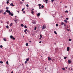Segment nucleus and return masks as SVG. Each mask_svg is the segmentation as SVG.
<instances>
[{"label": "nucleus", "mask_w": 73, "mask_h": 73, "mask_svg": "<svg viewBox=\"0 0 73 73\" xmlns=\"http://www.w3.org/2000/svg\"><path fill=\"white\" fill-rule=\"evenodd\" d=\"M29 58H27L26 59V61L25 62V64H27V61H29Z\"/></svg>", "instance_id": "obj_1"}, {"label": "nucleus", "mask_w": 73, "mask_h": 73, "mask_svg": "<svg viewBox=\"0 0 73 73\" xmlns=\"http://www.w3.org/2000/svg\"><path fill=\"white\" fill-rule=\"evenodd\" d=\"M45 28H46V26H45V25H44L43 26L42 29H45Z\"/></svg>", "instance_id": "obj_2"}, {"label": "nucleus", "mask_w": 73, "mask_h": 73, "mask_svg": "<svg viewBox=\"0 0 73 73\" xmlns=\"http://www.w3.org/2000/svg\"><path fill=\"white\" fill-rule=\"evenodd\" d=\"M32 23L33 24H36V21H32Z\"/></svg>", "instance_id": "obj_3"}, {"label": "nucleus", "mask_w": 73, "mask_h": 73, "mask_svg": "<svg viewBox=\"0 0 73 73\" xmlns=\"http://www.w3.org/2000/svg\"><path fill=\"white\" fill-rule=\"evenodd\" d=\"M9 15H10L11 16H13V14L12 13L10 12V14H9Z\"/></svg>", "instance_id": "obj_4"}, {"label": "nucleus", "mask_w": 73, "mask_h": 73, "mask_svg": "<svg viewBox=\"0 0 73 73\" xmlns=\"http://www.w3.org/2000/svg\"><path fill=\"white\" fill-rule=\"evenodd\" d=\"M6 12H7V13H9V14H10V11H9L8 10H7L6 11Z\"/></svg>", "instance_id": "obj_5"}, {"label": "nucleus", "mask_w": 73, "mask_h": 73, "mask_svg": "<svg viewBox=\"0 0 73 73\" xmlns=\"http://www.w3.org/2000/svg\"><path fill=\"white\" fill-rule=\"evenodd\" d=\"M70 48L69 47H68L67 48V51H68V52H69V51Z\"/></svg>", "instance_id": "obj_6"}, {"label": "nucleus", "mask_w": 73, "mask_h": 73, "mask_svg": "<svg viewBox=\"0 0 73 73\" xmlns=\"http://www.w3.org/2000/svg\"><path fill=\"white\" fill-rule=\"evenodd\" d=\"M10 5L11 6H12V7H14V6H15V5H13V3H11L10 4Z\"/></svg>", "instance_id": "obj_7"}, {"label": "nucleus", "mask_w": 73, "mask_h": 73, "mask_svg": "<svg viewBox=\"0 0 73 73\" xmlns=\"http://www.w3.org/2000/svg\"><path fill=\"white\" fill-rule=\"evenodd\" d=\"M48 61H50V60H51V58L49 57H48Z\"/></svg>", "instance_id": "obj_8"}, {"label": "nucleus", "mask_w": 73, "mask_h": 73, "mask_svg": "<svg viewBox=\"0 0 73 73\" xmlns=\"http://www.w3.org/2000/svg\"><path fill=\"white\" fill-rule=\"evenodd\" d=\"M68 61L69 64H70L71 63V61H70V60H68Z\"/></svg>", "instance_id": "obj_9"}, {"label": "nucleus", "mask_w": 73, "mask_h": 73, "mask_svg": "<svg viewBox=\"0 0 73 73\" xmlns=\"http://www.w3.org/2000/svg\"><path fill=\"white\" fill-rule=\"evenodd\" d=\"M64 22H65L66 23H68V21L66 20H65L64 21Z\"/></svg>", "instance_id": "obj_10"}, {"label": "nucleus", "mask_w": 73, "mask_h": 73, "mask_svg": "<svg viewBox=\"0 0 73 73\" xmlns=\"http://www.w3.org/2000/svg\"><path fill=\"white\" fill-rule=\"evenodd\" d=\"M40 13H38L37 14V16H39L40 15Z\"/></svg>", "instance_id": "obj_11"}, {"label": "nucleus", "mask_w": 73, "mask_h": 73, "mask_svg": "<svg viewBox=\"0 0 73 73\" xmlns=\"http://www.w3.org/2000/svg\"><path fill=\"white\" fill-rule=\"evenodd\" d=\"M51 60L52 62H54V59H52Z\"/></svg>", "instance_id": "obj_12"}, {"label": "nucleus", "mask_w": 73, "mask_h": 73, "mask_svg": "<svg viewBox=\"0 0 73 73\" xmlns=\"http://www.w3.org/2000/svg\"><path fill=\"white\" fill-rule=\"evenodd\" d=\"M13 36L12 35H11L10 36V37L11 38H13Z\"/></svg>", "instance_id": "obj_13"}, {"label": "nucleus", "mask_w": 73, "mask_h": 73, "mask_svg": "<svg viewBox=\"0 0 73 73\" xmlns=\"http://www.w3.org/2000/svg\"><path fill=\"white\" fill-rule=\"evenodd\" d=\"M34 11H32L31 12V13H32V14L33 15V13H34Z\"/></svg>", "instance_id": "obj_14"}, {"label": "nucleus", "mask_w": 73, "mask_h": 73, "mask_svg": "<svg viewBox=\"0 0 73 73\" xmlns=\"http://www.w3.org/2000/svg\"><path fill=\"white\" fill-rule=\"evenodd\" d=\"M3 40L5 41H7V40H6V39H5V38H4Z\"/></svg>", "instance_id": "obj_15"}, {"label": "nucleus", "mask_w": 73, "mask_h": 73, "mask_svg": "<svg viewBox=\"0 0 73 73\" xmlns=\"http://www.w3.org/2000/svg\"><path fill=\"white\" fill-rule=\"evenodd\" d=\"M13 23H11L10 24V26H12V25H13Z\"/></svg>", "instance_id": "obj_16"}, {"label": "nucleus", "mask_w": 73, "mask_h": 73, "mask_svg": "<svg viewBox=\"0 0 73 73\" xmlns=\"http://www.w3.org/2000/svg\"><path fill=\"white\" fill-rule=\"evenodd\" d=\"M0 48H3V45H1L0 46Z\"/></svg>", "instance_id": "obj_17"}, {"label": "nucleus", "mask_w": 73, "mask_h": 73, "mask_svg": "<svg viewBox=\"0 0 73 73\" xmlns=\"http://www.w3.org/2000/svg\"><path fill=\"white\" fill-rule=\"evenodd\" d=\"M54 32L55 34H56V35H57V33L56 32V31H54Z\"/></svg>", "instance_id": "obj_18"}, {"label": "nucleus", "mask_w": 73, "mask_h": 73, "mask_svg": "<svg viewBox=\"0 0 73 73\" xmlns=\"http://www.w3.org/2000/svg\"><path fill=\"white\" fill-rule=\"evenodd\" d=\"M64 12H65V13H68V11H64Z\"/></svg>", "instance_id": "obj_19"}, {"label": "nucleus", "mask_w": 73, "mask_h": 73, "mask_svg": "<svg viewBox=\"0 0 73 73\" xmlns=\"http://www.w3.org/2000/svg\"><path fill=\"white\" fill-rule=\"evenodd\" d=\"M21 27H24V25L23 24H21Z\"/></svg>", "instance_id": "obj_20"}, {"label": "nucleus", "mask_w": 73, "mask_h": 73, "mask_svg": "<svg viewBox=\"0 0 73 73\" xmlns=\"http://www.w3.org/2000/svg\"><path fill=\"white\" fill-rule=\"evenodd\" d=\"M6 9H7V10H8V9H9V7H6Z\"/></svg>", "instance_id": "obj_21"}, {"label": "nucleus", "mask_w": 73, "mask_h": 73, "mask_svg": "<svg viewBox=\"0 0 73 73\" xmlns=\"http://www.w3.org/2000/svg\"><path fill=\"white\" fill-rule=\"evenodd\" d=\"M38 5L39 7H40V6H41V4H38Z\"/></svg>", "instance_id": "obj_22"}, {"label": "nucleus", "mask_w": 73, "mask_h": 73, "mask_svg": "<svg viewBox=\"0 0 73 73\" xmlns=\"http://www.w3.org/2000/svg\"><path fill=\"white\" fill-rule=\"evenodd\" d=\"M42 36L41 35H40V38H42Z\"/></svg>", "instance_id": "obj_23"}, {"label": "nucleus", "mask_w": 73, "mask_h": 73, "mask_svg": "<svg viewBox=\"0 0 73 73\" xmlns=\"http://www.w3.org/2000/svg\"><path fill=\"white\" fill-rule=\"evenodd\" d=\"M24 9H25V8L22 9V12L24 10Z\"/></svg>", "instance_id": "obj_24"}, {"label": "nucleus", "mask_w": 73, "mask_h": 73, "mask_svg": "<svg viewBox=\"0 0 73 73\" xmlns=\"http://www.w3.org/2000/svg\"><path fill=\"white\" fill-rule=\"evenodd\" d=\"M0 63L1 64H3V61H1L0 62Z\"/></svg>", "instance_id": "obj_25"}, {"label": "nucleus", "mask_w": 73, "mask_h": 73, "mask_svg": "<svg viewBox=\"0 0 73 73\" xmlns=\"http://www.w3.org/2000/svg\"><path fill=\"white\" fill-rule=\"evenodd\" d=\"M7 4H8V3H9V2L8 1L7 2Z\"/></svg>", "instance_id": "obj_26"}, {"label": "nucleus", "mask_w": 73, "mask_h": 73, "mask_svg": "<svg viewBox=\"0 0 73 73\" xmlns=\"http://www.w3.org/2000/svg\"><path fill=\"white\" fill-rule=\"evenodd\" d=\"M6 64L7 65H8L9 64L8 63V61H7L6 62Z\"/></svg>", "instance_id": "obj_27"}, {"label": "nucleus", "mask_w": 73, "mask_h": 73, "mask_svg": "<svg viewBox=\"0 0 73 73\" xmlns=\"http://www.w3.org/2000/svg\"><path fill=\"white\" fill-rule=\"evenodd\" d=\"M25 28H27V27L26 25H25L24 26Z\"/></svg>", "instance_id": "obj_28"}, {"label": "nucleus", "mask_w": 73, "mask_h": 73, "mask_svg": "<svg viewBox=\"0 0 73 73\" xmlns=\"http://www.w3.org/2000/svg\"><path fill=\"white\" fill-rule=\"evenodd\" d=\"M13 40H15V37H13L12 38Z\"/></svg>", "instance_id": "obj_29"}, {"label": "nucleus", "mask_w": 73, "mask_h": 73, "mask_svg": "<svg viewBox=\"0 0 73 73\" xmlns=\"http://www.w3.org/2000/svg\"><path fill=\"white\" fill-rule=\"evenodd\" d=\"M44 5L41 6V7L42 8H44Z\"/></svg>", "instance_id": "obj_30"}, {"label": "nucleus", "mask_w": 73, "mask_h": 73, "mask_svg": "<svg viewBox=\"0 0 73 73\" xmlns=\"http://www.w3.org/2000/svg\"><path fill=\"white\" fill-rule=\"evenodd\" d=\"M7 13H6V12H5L4 13H3V15H6Z\"/></svg>", "instance_id": "obj_31"}, {"label": "nucleus", "mask_w": 73, "mask_h": 73, "mask_svg": "<svg viewBox=\"0 0 73 73\" xmlns=\"http://www.w3.org/2000/svg\"><path fill=\"white\" fill-rule=\"evenodd\" d=\"M56 27H58V24H56Z\"/></svg>", "instance_id": "obj_32"}, {"label": "nucleus", "mask_w": 73, "mask_h": 73, "mask_svg": "<svg viewBox=\"0 0 73 73\" xmlns=\"http://www.w3.org/2000/svg\"><path fill=\"white\" fill-rule=\"evenodd\" d=\"M63 70H65V68H62Z\"/></svg>", "instance_id": "obj_33"}, {"label": "nucleus", "mask_w": 73, "mask_h": 73, "mask_svg": "<svg viewBox=\"0 0 73 73\" xmlns=\"http://www.w3.org/2000/svg\"><path fill=\"white\" fill-rule=\"evenodd\" d=\"M37 29V27H35V30H36V29Z\"/></svg>", "instance_id": "obj_34"}, {"label": "nucleus", "mask_w": 73, "mask_h": 73, "mask_svg": "<svg viewBox=\"0 0 73 73\" xmlns=\"http://www.w3.org/2000/svg\"><path fill=\"white\" fill-rule=\"evenodd\" d=\"M26 7H29V5H28V4L26 5Z\"/></svg>", "instance_id": "obj_35"}, {"label": "nucleus", "mask_w": 73, "mask_h": 73, "mask_svg": "<svg viewBox=\"0 0 73 73\" xmlns=\"http://www.w3.org/2000/svg\"><path fill=\"white\" fill-rule=\"evenodd\" d=\"M66 58H67V57H64V59H66Z\"/></svg>", "instance_id": "obj_36"}, {"label": "nucleus", "mask_w": 73, "mask_h": 73, "mask_svg": "<svg viewBox=\"0 0 73 73\" xmlns=\"http://www.w3.org/2000/svg\"><path fill=\"white\" fill-rule=\"evenodd\" d=\"M64 23L63 22H62L61 23V25H63V24H64Z\"/></svg>", "instance_id": "obj_37"}, {"label": "nucleus", "mask_w": 73, "mask_h": 73, "mask_svg": "<svg viewBox=\"0 0 73 73\" xmlns=\"http://www.w3.org/2000/svg\"><path fill=\"white\" fill-rule=\"evenodd\" d=\"M9 27L8 26V25L6 26L7 28H8Z\"/></svg>", "instance_id": "obj_38"}, {"label": "nucleus", "mask_w": 73, "mask_h": 73, "mask_svg": "<svg viewBox=\"0 0 73 73\" xmlns=\"http://www.w3.org/2000/svg\"><path fill=\"white\" fill-rule=\"evenodd\" d=\"M28 43H26V46H28Z\"/></svg>", "instance_id": "obj_39"}, {"label": "nucleus", "mask_w": 73, "mask_h": 73, "mask_svg": "<svg viewBox=\"0 0 73 73\" xmlns=\"http://www.w3.org/2000/svg\"><path fill=\"white\" fill-rule=\"evenodd\" d=\"M71 40H72V39H69V41H71Z\"/></svg>", "instance_id": "obj_40"}, {"label": "nucleus", "mask_w": 73, "mask_h": 73, "mask_svg": "<svg viewBox=\"0 0 73 73\" xmlns=\"http://www.w3.org/2000/svg\"><path fill=\"white\" fill-rule=\"evenodd\" d=\"M23 13H25V11H23Z\"/></svg>", "instance_id": "obj_41"}, {"label": "nucleus", "mask_w": 73, "mask_h": 73, "mask_svg": "<svg viewBox=\"0 0 73 73\" xmlns=\"http://www.w3.org/2000/svg\"><path fill=\"white\" fill-rule=\"evenodd\" d=\"M64 27H66V24H64Z\"/></svg>", "instance_id": "obj_42"}, {"label": "nucleus", "mask_w": 73, "mask_h": 73, "mask_svg": "<svg viewBox=\"0 0 73 73\" xmlns=\"http://www.w3.org/2000/svg\"><path fill=\"white\" fill-rule=\"evenodd\" d=\"M25 30H26V31H27V32H28V30H27V29H26Z\"/></svg>", "instance_id": "obj_43"}, {"label": "nucleus", "mask_w": 73, "mask_h": 73, "mask_svg": "<svg viewBox=\"0 0 73 73\" xmlns=\"http://www.w3.org/2000/svg\"><path fill=\"white\" fill-rule=\"evenodd\" d=\"M39 9H41V7L40 6L39 7Z\"/></svg>", "instance_id": "obj_44"}, {"label": "nucleus", "mask_w": 73, "mask_h": 73, "mask_svg": "<svg viewBox=\"0 0 73 73\" xmlns=\"http://www.w3.org/2000/svg\"><path fill=\"white\" fill-rule=\"evenodd\" d=\"M48 0H45V1H46V2H48Z\"/></svg>", "instance_id": "obj_45"}, {"label": "nucleus", "mask_w": 73, "mask_h": 73, "mask_svg": "<svg viewBox=\"0 0 73 73\" xmlns=\"http://www.w3.org/2000/svg\"><path fill=\"white\" fill-rule=\"evenodd\" d=\"M54 0H51L52 2H53Z\"/></svg>", "instance_id": "obj_46"}, {"label": "nucleus", "mask_w": 73, "mask_h": 73, "mask_svg": "<svg viewBox=\"0 0 73 73\" xmlns=\"http://www.w3.org/2000/svg\"><path fill=\"white\" fill-rule=\"evenodd\" d=\"M24 32H25V33H26V30L24 31Z\"/></svg>", "instance_id": "obj_47"}, {"label": "nucleus", "mask_w": 73, "mask_h": 73, "mask_svg": "<svg viewBox=\"0 0 73 73\" xmlns=\"http://www.w3.org/2000/svg\"><path fill=\"white\" fill-rule=\"evenodd\" d=\"M41 42H42L41 41H40L39 42V43H40V44H41Z\"/></svg>", "instance_id": "obj_48"}, {"label": "nucleus", "mask_w": 73, "mask_h": 73, "mask_svg": "<svg viewBox=\"0 0 73 73\" xmlns=\"http://www.w3.org/2000/svg\"><path fill=\"white\" fill-rule=\"evenodd\" d=\"M66 20H69V18H66Z\"/></svg>", "instance_id": "obj_49"}, {"label": "nucleus", "mask_w": 73, "mask_h": 73, "mask_svg": "<svg viewBox=\"0 0 73 73\" xmlns=\"http://www.w3.org/2000/svg\"><path fill=\"white\" fill-rule=\"evenodd\" d=\"M21 4H23V3L21 2H20Z\"/></svg>", "instance_id": "obj_50"}, {"label": "nucleus", "mask_w": 73, "mask_h": 73, "mask_svg": "<svg viewBox=\"0 0 73 73\" xmlns=\"http://www.w3.org/2000/svg\"><path fill=\"white\" fill-rule=\"evenodd\" d=\"M1 12H2V11L0 10V13H1Z\"/></svg>", "instance_id": "obj_51"}, {"label": "nucleus", "mask_w": 73, "mask_h": 73, "mask_svg": "<svg viewBox=\"0 0 73 73\" xmlns=\"http://www.w3.org/2000/svg\"><path fill=\"white\" fill-rule=\"evenodd\" d=\"M29 42H32V41H31V40H30L29 41Z\"/></svg>", "instance_id": "obj_52"}, {"label": "nucleus", "mask_w": 73, "mask_h": 73, "mask_svg": "<svg viewBox=\"0 0 73 73\" xmlns=\"http://www.w3.org/2000/svg\"><path fill=\"white\" fill-rule=\"evenodd\" d=\"M54 44L55 45H56V43H54Z\"/></svg>", "instance_id": "obj_53"}, {"label": "nucleus", "mask_w": 73, "mask_h": 73, "mask_svg": "<svg viewBox=\"0 0 73 73\" xmlns=\"http://www.w3.org/2000/svg\"><path fill=\"white\" fill-rule=\"evenodd\" d=\"M11 73H13V72L12 71Z\"/></svg>", "instance_id": "obj_54"}, {"label": "nucleus", "mask_w": 73, "mask_h": 73, "mask_svg": "<svg viewBox=\"0 0 73 73\" xmlns=\"http://www.w3.org/2000/svg\"><path fill=\"white\" fill-rule=\"evenodd\" d=\"M73 70V68H72L71 70Z\"/></svg>", "instance_id": "obj_55"}, {"label": "nucleus", "mask_w": 73, "mask_h": 73, "mask_svg": "<svg viewBox=\"0 0 73 73\" xmlns=\"http://www.w3.org/2000/svg\"><path fill=\"white\" fill-rule=\"evenodd\" d=\"M15 22H16V20H15Z\"/></svg>", "instance_id": "obj_56"}, {"label": "nucleus", "mask_w": 73, "mask_h": 73, "mask_svg": "<svg viewBox=\"0 0 73 73\" xmlns=\"http://www.w3.org/2000/svg\"><path fill=\"white\" fill-rule=\"evenodd\" d=\"M7 24H8V22H7Z\"/></svg>", "instance_id": "obj_57"}, {"label": "nucleus", "mask_w": 73, "mask_h": 73, "mask_svg": "<svg viewBox=\"0 0 73 73\" xmlns=\"http://www.w3.org/2000/svg\"><path fill=\"white\" fill-rule=\"evenodd\" d=\"M46 4H47L48 3V2H46Z\"/></svg>", "instance_id": "obj_58"}, {"label": "nucleus", "mask_w": 73, "mask_h": 73, "mask_svg": "<svg viewBox=\"0 0 73 73\" xmlns=\"http://www.w3.org/2000/svg\"><path fill=\"white\" fill-rule=\"evenodd\" d=\"M66 7H67L66 6H65V8H66Z\"/></svg>", "instance_id": "obj_59"}, {"label": "nucleus", "mask_w": 73, "mask_h": 73, "mask_svg": "<svg viewBox=\"0 0 73 73\" xmlns=\"http://www.w3.org/2000/svg\"><path fill=\"white\" fill-rule=\"evenodd\" d=\"M17 12H18V13H19V11H17Z\"/></svg>", "instance_id": "obj_60"}, {"label": "nucleus", "mask_w": 73, "mask_h": 73, "mask_svg": "<svg viewBox=\"0 0 73 73\" xmlns=\"http://www.w3.org/2000/svg\"><path fill=\"white\" fill-rule=\"evenodd\" d=\"M34 10V9H32V11H33Z\"/></svg>", "instance_id": "obj_61"}, {"label": "nucleus", "mask_w": 73, "mask_h": 73, "mask_svg": "<svg viewBox=\"0 0 73 73\" xmlns=\"http://www.w3.org/2000/svg\"><path fill=\"white\" fill-rule=\"evenodd\" d=\"M15 18H16V17H17L16 16H15Z\"/></svg>", "instance_id": "obj_62"}, {"label": "nucleus", "mask_w": 73, "mask_h": 73, "mask_svg": "<svg viewBox=\"0 0 73 73\" xmlns=\"http://www.w3.org/2000/svg\"><path fill=\"white\" fill-rule=\"evenodd\" d=\"M39 39H40V40H41V38H39Z\"/></svg>", "instance_id": "obj_63"}, {"label": "nucleus", "mask_w": 73, "mask_h": 73, "mask_svg": "<svg viewBox=\"0 0 73 73\" xmlns=\"http://www.w3.org/2000/svg\"><path fill=\"white\" fill-rule=\"evenodd\" d=\"M22 1H24V0H22Z\"/></svg>", "instance_id": "obj_64"}]
</instances>
